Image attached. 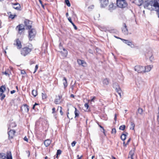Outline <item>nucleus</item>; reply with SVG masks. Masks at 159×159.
Masks as SVG:
<instances>
[{
	"label": "nucleus",
	"instance_id": "7",
	"mask_svg": "<svg viewBox=\"0 0 159 159\" xmlns=\"http://www.w3.org/2000/svg\"><path fill=\"white\" fill-rule=\"evenodd\" d=\"M134 70L139 73H144V67L140 66H135Z\"/></svg>",
	"mask_w": 159,
	"mask_h": 159
},
{
	"label": "nucleus",
	"instance_id": "57",
	"mask_svg": "<svg viewBox=\"0 0 159 159\" xmlns=\"http://www.w3.org/2000/svg\"><path fill=\"white\" fill-rule=\"evenodd\" d=\"M83 156H81L80 157H79V155H78L77 156V157H78V159H81V158Z\"/></svg>",
	"mask_w": 159,
	"mask_h": 159
},
{
	"label": "nucleus",
	"instance_id": "26",
	"mask_svg": "<svg viewBox=\"0 0 159 159\" xmlns=\"http://www.w3.org/2000/svg\"><path fill=\"white\" fill-rule=\"evenodd\" d=\"M68 20L72 24V25L73 26L75 29L76 30H77V27L75 25V24L72 21L70 17H69V18H68Z\"/></svg>",
	"mask_w": 159,
	"mask_h": 159
},
{
	"label": "nucleus",
	"instance_id": "18",
	"mask_svg": "<svg viewBox=\"0 0 159 159\" xmlns=\"http://www.w3.org/2000/svg\"><path fill=\"white\" fill-rule=\"evenodd\" d=\"M116 5L113 3H111L109 6V10L110 11H112L113 10L116 9Z\"/></svg>",
	"mask_w": 159,
	"mask_h": 159
},
{
	"label": "nucleus",
	"instance_id": "44",
	"mask_svg": "<svg viewBox=\"0 0 159 159\" xmlns=\"http://www.w3.org/2000/svg\"><path fill=\"white\" fill-rule=\"evenodd\" d=\"M38 68V65H37L35 66L34 70V72H33L34 74L36 72V71Z\"/></svg>",
	"mask_w": 159,
	"mask_h": 159
},
{
	"label": "nucleus",
	"instance_id": "37",
	"mask_svg": "<svg viewBox=\"0 0 159 159\" xmlns=\"http://www.w3.org/2000/svg\"><path fill=\"white\" fill-rule=\"evenodd\" d=\"M143 111L142 109L141 108H138V113L140 115H142L143 113Z\"/></svg>",
	"mask_w": 159,
	"mask_h": 159
},
{
	"label": "nucleus",
	"instance_id": "56",
	"mask_svg": "<svg viewBox=\"0 0 159 159\" xmlns=\"http://www.w3.org/2000/svg\"><path fill=\"white\" fill-rule=\"evenodd\" d=\"M16 92V91L15 90H13L12 91H11V93L12 94Z\"/></svg>",
	"mask_w": 159,
	"mask_h": 159
},
{
	"label": "nucleus",
	"instance_id": "11",
	"mask_svg": "<svg viewBox=\"0 0 159 159\" xmlns=\"http://www.w3.org/2000/svg\"><path fill=\"white\" fill-rule=\"evenodd\" d=\"M14 45H16L17 46V49H20L22 48V45L21 42L18 39H16V40Z\"/></svg>",
	"mask_w": 159,
	"mask_h": 159
},
{
	"label": "nucleus",
	"instance_id": "20",
	"mask_svg": "<svg viewBox=\"0 0 159 159\" xmlns=\"http://www.w3.org/2000/svg\"><path fill=\"white\" fill-rule=\"evenodd\" d=\"M146 55L147 56H148L149 58V59L151 61H152L153 60V57L152 56V54L151 52L149 51V52L146 54Z\"/></svg>",
	"mask_w": 159,
	"mask_h": 159
},
{
	"label": "nucleus",
	"instance_id": "24",
	"mask_svg": "<svg viewBox=\"0 0 159 159\" xmlns=\"http://www.w3.org/2000/svg\"><path fill=\"white\" fill-rule=\"evenodd\" d=\"M153 6L155 7H157L158 10H159V4L157 0H154Z\"/></svg>",
	"mask_w": 159,
	"mask_h": 159
},
{
	"label": "nucleus",
	"instance_id": "54",
	"mask_svg": "<svg viewBox=\"0 0 159 159\" xmlns=\"http://www.w3.org/2000/svg\"><path fill=\"white\" fill-rule=\"evenodd\" d=\"M130 139H131L130 138H129V139L128 140V141H127V142L126 143L125 145V146H126L127 144H128L130 142Z\"/></svg>",
	"mask_w": 159,
	"mask_h": 159
},
{
	"label": "nucleus",
	"instance_id": "3",
	"mask_svg": "<svg viewBox=\"0 0 159 159\" xmlns=\"http://www.w3.org/2000/svg\"><path fill=\"white\" fill-rule=\"evenodd\" d=\"M32 50L31 48L25 47L21 49L20 50V53L22 55L25 57L29 54Z\"/></svg>",
	"mask_w": 159,
	"mask_h": 159
},
{
	"label": "nucleus",
	"instance_id": "62",
	"mask_svg": "<svg viewBox=\"0 0 159 159\" xmlns=\"http://www.w3.org/2000/svg\"><path fill=\"white\" fill-rule=\"evenodd\" d=\"M35 107V106L34 105L32 107L33 109H34Z\"/></svg>",
	"mask_w": 159,
	"mask_h": 159
},
{
	"label": "nucleus",
	"instance_id": "43",
	"mask_svg": "<svg viewBox=\"0 0 159 159\" xmlns=\"http://www.w3.org/2000/svg\"><path fill=\"white\" fill-rule=\"evenodd\" d=\"M157 120L159 124V107L158 108V113L157 114Z\"/></svg>",
	"mask_w": 159,
	"mask_h": 159
},
{
	"label": "nucleus",
	"instance_id": "51",
	"mask_svg": "<svg viewBox=\"0 0 159 159\" xmlns=\"http://www.w3.org/2000/svg\"><path fill=\"white\" fill-rule=\"evenodd\" d=\"M26 73L25 71L24 70H21V74H25Z\"/></svg>",
	"mask_w": 159,
	"mask_h": 159
},
{
	"label": "nucleus",
	"instance_id": "27",
	"mask_svg": "<svg viewBox=\"0 0 159 159\" xmlns=\"http://www.w3.org/2000/svg\"><path fill=\"white\" fill-rule=\"evenodd\" d=\"M134 150H131L129 152V156L131 159H134L133 156L134 155Z\"/></svg>",
	"mask_w": 159,
	"mask_h": 159
},
{
	"label": "nucleus",
	"instance_id": "58",
	"mask_svg": "<svg viewBox=\"0 0 159 159\" xmlns=\"http://www.w3.org/2000/svg\"><path fill=\"white\" fill-rule=\"evenodd\" d=\"M116 118H117V115H116V114H115V117H114V120H115V121H116Z\"/></svg>",
	"mask_w": 159,
	"mask_h": 159
},
{
	"label": "nucleus",
	"instance_id": "9",
	"mask_svg": "<svg viewBox=\"0 0 159 159\" xmlns=\"http://www.w3.org/2000/svg\"><path fill=\"white\" fill-rule=\"evenodd\" d=\"M29 111V107L26 104L23 105L20 107V111L22 112H28Z\"/></svg>",
	"mask_w": 159,
	"mask_h": 159
},
{
	"label": "nucleus",
	"instance_id": "21",
	"mask_svg": "<svg viewBox=\"0 0 159 159\" xmlns=\"http://www.w3.org/2000/svg\"><path fill=\"white\" fill-rule=\"evenodd\" d=\"M63 52H61V56L63 57H66L67 55V51L64 48H63Z\"/></svg>",
	"mask_w": 159,
	"mask_h": 159
},
{
	"label": "nucleus",
	"instance_id": "45",
	"mask_svg": "<svg viewBox=\"0 0 159 159\" xmlns=\"http://www.w3.org/2000/svg\"><path fill=\"white\" fill-rule=\"evenodd\" d=\"M39 0V2H40V4H41V6L43 8V9H44L45 8H44V5L43 4V3H42V1L41 0Z\"/></svg>",
	"mask_w": 159,
	"mask_h": 159
},
{
	"label": "nucleus",
	"instance_id": "4",
	"mask_svg": "<svg viewBox=\"0 0 159 159\" xmlns=\"http://www.w3.org/2000/svg\"><path fill=\"white\" fill-rule=\"evenodd\" d=\"M117 6L120 8H125L127 6V3L125 0H117Z\"/></svg>",
	"mask_w": 159,
	"mask_h": 159
},
{
	"label": "nucleus",
	"instance_id": "33",
	"mask_svg": "<svg viewBox=\"0 0 159 159\" xmlns=\"http://www.w3.org/2000/svg\"><path fill=\"white\" fill-rule=\"evenodd\" d=\"M32 94L34 97H36L37 95V91L35 90H33L32 91Z\"/></svg>",
	"mask_w": 159,
	"mask_h": 159
},
{
	"label": "nucleus",
	"instance_id": "12",
	"mask_svg": "<svg viewBox=\"0 0 159 159\" xmlns=\"http://www.w3.org/2000/svg\"><path fill=\"white\" fill-rule=\"evenodd\" d=\"M120 39L124 43L127 44L128 46L131 47V48H133L134 47V45L132 44L131 42L127 40H125L122 39Z\"/></svg>",
	"mask_w": 159,
	"mask_h": 159
},
{
	"label": "nucleus",
	"instance_id": "6",
	"mask_svg": "<svg viewBox=\"0 0 159 159\" xmlns=\"http://www.w3.org/2000/svg\"><path fill=\"white\" fill-rule=\"evenodd\" d=\"M32 21L28 20H25L24 22L25 26L27 29H32Z\"/></svg>",
	"mask_w": 159,
	"mask_h": 159
},
{
	"label": "nucleus",
	"instance_id": "32",
	"mask_svg": "<svg viewBox=\"0 0 159 159\" xmlns=\"http://www.w3.org/2000/svg\"><path fill=\"white\" fill-rule=\"evenodd\" d=\"M3 93H2L0 92V97H1V100H3L5 97V95L3 94Z\"/></svg>",
	"mask_w": 159,
	"mask_h": 159
},
{
	"label": "nucleus",
	"instance_id": "29",
	"mask_svg": "<svg viewBox=\"0 0 159 159\" xmlns=\"http://www.w3.org/2000/svg\"><path fill=\"white\" fill-rule=\"evenodd\" d=\"M75 118L78 117L79 116V111L77 110L76 108H75Z\"/></svg>",
	"mask_w": 159,
	"mask_h": 159
},
{
	"label": "nucleus",
	"instance_id": "30",
	"mask_svg": "<svg viewBox=\"0 0 159 159\" xmlns=\"http://www.w3.org/2000/svg\"><path fill=\"white\" fill-rule=\"evenodd\" d=\"M103 83L104 85H107L109 84L108 80L107 79H105L103 81Z\"/></svg>",
	"mask_w": 159,
	"mask_h": 159
},
{
	"label": "nucleus",
	"instance_id": "38",
	"mask_svg": "<svg viewBox=\"0 0 159 159\" xmlns=\"http://www.w3.org/2000/svg\"><path fill=\"white\" fill-rule=\"evenodd\" d=\"M65 2L67 6L69 7L70 6V4L69 0H65Z\"/></svg>",
	"mask_w": 159,
	"mask_h": 159
},
{
	"label": "nucleus",
	"instance_id": "48",
	"mask_svg": "<svg viewBox=\"0 0 159 159\" xmlns=\"http://www.w3.org/2000/svg\"><path fill=\"white\" fill-rule=\"evenodd\" d=\"M16 16V15H10L9 17L11 18V19H13Z\"/></svg>",
	"mask_w": 159,
	"mask_h": 159
},
{
	"label": "nucleus",
	"instance_id": "17",
	"mask_svg": "<svg viewBox=\"0 0 159 159\" xmlns=\"http://www.w3.org/2000/svg\"><path fill=\"white\" fill-rule=\"evenodd\" d=\"M153 67L152 66V65H149L148 66H146L144 67V73L146 72H148L151 70L152 68Z\"/></svg>",
	"mask_w": 159,
	"mask_h": 159
},
{
	"label": "nucleus",
	"instance_id": "35",
	"mask_svg": "<svg viewBox=\"0 0 159 159\" xmlns=\"http://www.w3.org/2000/svg\"><path fill=\"white\" fill-rule=\"evenodd\" d=\"M131 127L130 128V129L134 130L135 127V124L133 122H131Z\"/></svg>",
	"mask_w": 159,
	"mask_h": 159
},
{
	"label": "nucleus",
	"instance_id": "10",
	"mask_svg": "<svg viewBox=\"0 0 159 159\" xmlns=\"http://www.w3.org/2000/svg\"><path fill=\"white\" fill-rule=\"evenodd\" d=\"M15 133L16 131L15 130L10 129L8 132L9 139H13L15 135Z\"/></svg>",
	"mask_w": 159,
	"mask_h": 159
},
{
	"label": "nucleus",
	"instance_id": "61",
	"mask_svg": "<svg viewBox=\"0 0 159 159\" xmlns=\"http://www.w3.org/2000/svg\"><path fill=\"white\" fill-rule=\"evenodd\" d=\"M112 159H116V158L115 157L112 156Z\"/></svg>",
	"mask_w": 159,
	"mask_h": 159
},
{
	"label": "nucleus",
	"instance_id": "22",
	"mask_svg": "<svg viewBox=\"0 0 159 159\" xmlns=\"http://www.w3.org/2000/svg\"><path fill=\"white\" fill-rule=\"evenodd\" d=\"M51 143V140L49 139H47L44 141V144L46 147H47Z\"/></svg>",
	"mask_w": 159,
	"mask_h": 159
},
{
	"label": "nucleus",
	"instance_id": "28",
	"mask_svg": "<svg viewBox=\"0 0 159 159\" xmlns=\"http://www.w3.org/2000/svg\"><path fill=\"white\" fill-rule=\"evenodd\" d=\"M16 125L14 122H12L9 125V127H8V129H9L11 128H13L15 127Z\"/></svg>",
	"mask_w": 159,
	"mask_h": 159
},
{
	"label": "nucleus",
	"instance_id": "52",
	"mask_svg": "<svg viewBox=\"0 0 159 159\" xmlns=\"http://www.w3.org/2000/svg\"><path fill=\"white\" fill-rule=\"evenodd\" d=\"M84 107L85 108H86L87 109H88L89 107V105L88 103H86L84 104Z\"/></svg>",
	"mask_w": 159,
	"mask_h": 159
},
{
	"label": "nucleus",
	"instance_id": "5",
	"mask_svg": "<svg viewBox=\"0 0 159 159\" xmlns=\"http://www.w3.org/2000/svg\"><path fill=\"white\" fill-rule=\"evenodd\" d=\"M16 29L19 34H21L24 33L25 30V26L23 24L19 25L16 26Z\"/></svg>",
	"mask_w": 159,
	"mask_h": 159
},
{
	"label": "nucleus",
	"instance_id": "59",
	"mask_svg": "<svg viewBox=\"0 0 159 159\" xmlns=\"http://www.w3.org/2000/svg\"><path fill=\"white\" fill-rule=\"evenodd\" d=\"M95 98V97H93V98H92L91 100V101H93L94 100V99Z\"/></svg>",
	"mask_w": 159,
	"mask_h": 159
},
{
	"label": "nucleus",
	"instance_id": "40",
	"mask_svg": "<svg viewBox=\"0 0 159 159\" xmlns=\"http://www.w3.org/2000/svg\"><path fill=\"white\" fill-rule=\"evenodd\" d=\"M42 96L43 99H45L47 98V96L46 94L42 93Z\"/></svg>",
	"mask_w": 159,
	"mask_h": 159
},
{
	"label": "nucleus",
	"instance_id": "64",
	"mask_svg": "<svg viewBox=\"0 0 159 159\" xmlns=\"http://www.w3.org/2000/svg\"><path fill=\"white\" fill-rule=\"evenodd\" d=\"M94 157V156H92L91 158H92V159H93Z\"/></svg>",
	"mask_w": 159,
	"mask_h": 159
},
{
	"label": "nucleus",
	"instance_id": "23",
	"mask_svg": "<svg viewBox=\"0 0 159 159\" xmlns=\"http://www.w3.org/2000/svg\"><path fill=\"white\" fill-rule=\"evenodd\" d=\"M128 134L127 132H125V134H122L120 137L121 139L123 141H124L126 138V135Z\"/></svg>",
	"mask_w": 159,
	"mask_h": 159
},
{
	"label": "nucleus",
	"instance_id": "15",
	"mask_svg": "<svg viewBox=\"0 0 159 159\" xmlns=\"http://www.w3.org/2000/svg\"><path fill=\"white\" fill-rule=\"evenodd\" d=\"M77 62L79 65H81L83 67H85L87 66V63L84 60L78 59L77 60Z\"/></svg>",
	"mask_w": 159,
	"mask_h": 159
},
{
	"label": "nucleus",
	"instance_id": "1",
	"mask_svg": "<svg viewBox=\"0 0 159 159\" xmlns=\"http://www.w3.org/2000/svg\"><path fill=\"white\" fill-rule=\"evenodd\" d=\"M28 37L29 40L30 41H32L35 38L36 34V30L34 28H32L29 30L28 31Z\"/></svg>",
	"mask_w": 159,
	"mask_h": 159
},
{
	"label": "nucleus",
	"instance_id": "60",
	"mask_svg": "<svg viewBox=\"0 0 159 159\" xmlns=\"http://www.w3.org/2000/svg\"><path fill=\"white\" fill-rule=\"evenodd\" d=\"M70 97L71 98H74V95H73V94H71V95L70 96Z\"/></svg>",
	"mask_w": 159,
	"mask_h": 159
},
{
	"label": "nucleus",
	"instance_id": "49",
	"mask_svg": "<svg viewBox=\"0 0 159 159\" xmlns=\"http://www.w3.org/2000/svg\"><path fill=\"white\" fill-rule=\"evenodd\" d=\"M3 73L7 76H9V74L7 71H5L4 72H3Z\"/></svg>",
	"mask_w": 159,
	"mask_h": 159
},
{
	"label": "nucleus",
	"instance_id": "8",
	"mask_svg": "<svg viewBox=\"0 0 159 159\" xmlns=\"http://www.w3.org/2000/svg\"><path fill=\"white\" fill-rule=\"evenodd\" d=\"M113 86L114 88H115L116 92L118 93L120 96L121 97V90L118 84L117 83H115L113 84Z\"/></svg>",
	"mask_w": 159,
	"mask_h": 159
},
{
	"label": "nucleus",
	"instance_id": "31",
	"mask_svg": "<svg viewBox=\"0 0 159 159\" xmlns=\"http://www.w3.org/2000/svg\"><path fill=\"white\" fill-rule=\"evenodd\" d=\"M5 90V87L4 86H2L0 88V92L3 93Z\"/></svg>",
	"mask_w": 159,
	"mask_h": 159
},
{
	"label": "nucleus",
	"instance_id": "13",
	"mask_svg": "<svg viewBox=\"0 0 159 159\" xmlns=\"http://www.w3.org/2000/svg\"><path fill=\"white\" fill-rule=\"evenodd\" d=\"M101 3V6L102 7H106L108 3V0H99Z\"/></svg>",
	"mask_w": 159,
	"mask_h": 159
},
{
	"label": "nucleus",
	"instance_id": "55",
	"mask_svg": "<svg viewBox=\"0 0 159 159\" xmlns=\"http://www.w3.org/2000/svg\"><path fill=\"white\" fill-rule=\"evenodd\" d=\"M55 108L54 107L52 109V113H54L55 112Z\"/></svg>",
	"mask_w": 159,
	"mask_h": 159
},
{
	"label": "nucleus",
	"instance_id": "36",
	"mask_svg": "<svg viewBox=\"0 0 159 159\" xmlns=\"http://www.w3.org/2000/svg\"><path fill=\"white\" fill-rule=\"evenodd\" d=\"M125 128V125H122L120 126L119 129L120 130H124Z\"/></svg>",
	"mask_w": 159,
	"mask_h": 159
},
{
	"label": "nucleus",
	"instance_id": "16",
	"mask_svg": "<svg viewBox=\"0 0 159 159\" xmlns=\"http://www.w3.org/2000/svg\"><path fill=\"white\" fill-rule=\"evenodd\" d=\"M61 96L59 95L58 97L56 96V98L54 101V103L56 104H59L61 102V99L62 98Z\"/></svg>",
	"mask_w": 159,
	"mask_h": 159
},
{
	"label": "nucleus",
	"instance_id": "47",
	"mask_svg": "<svg viewBox=\"0 0 159 159\" xmlns=\"http://www.w3.org/2000/svg\"><path fill=\"white\" fill-rule=\"evenodd\" d=\"M76 143V141H73L72 142V143H71V146L72 147H74Z\"/></svg>",
	"mask_w": 159,
	"mask_h": 159
},
{
	"label": "nucleus",
	"instance_id": "14",
	"mask_svg": "<svg viewBox=\"0 0 159 159\" xmlns=\"http://www.w3.org/2000/svg\"><path fill=\"white\" fill-rule=\"evenodd\" d=\"M123 27L122 28V32L125 35H127L128 34L127 26L125 23L123 24Z\"/></svg>",
	"mask_w": 159,
	"mask_h": 159
},
{
	"label": "nucleus",
	"instance_id": "50",
	"mask_svg": "<svg viewBox=\"0 0 159 159\" xmlns=\"http://www.w3.org/2000/svg\"><path fill=\"white\" fill-rule=\"evenodd\" d=\"M98 125L102 129L103 131V133H104V134H105V133H104L105 129H104V128L101 125H99L98 123Z\"/></svg>",
	"mask_w": 159,
	"mask_h": 159
},
{
	"label": "nucleus",
	"instance_id": "39",
	"mask_svg": "<svg viewBox=\"0 0 159 159\" xmlns=\"http://www.w3.org/2000/svg\"><path fill=\"white\" fill-rule=\"evenodd\" d=\"M59 108H60V112L61 113V115H62L63 114V113L62 111V108L61 107H58L57 110H58Z\"/></svg>",
	"mask_w": 159,
	"mask_h": 159
},
{
	"label": "nucleus",
	"instance_id": "53",
	"mask_svg": "<svg viewBox=\"0 0 159 159\" xmlns=\"http://www.w3.org/2000/svg\"><path fill=\"white\" fill-rule=\"evenodd\" d=\"M24 139L25 141H26L27 142H28V139L26 136L24 138Z\"/></svg>",
	"mask_w": 159,
	"mask_h": 159
},
{
	"label": "nucleus",
	"instance_id": "42",
	"mask_svg": "<svg viewBox=\"0 0 159 159\" xmlns=\"http://www.w3.org/2000/svg\"><path fill=\"white\" fill-rule=\"evenodd\" d=\"M116 133V130L115 128H113L112 129V131H111V133L112 134H115Z\"/></svg>",
	"mask_w": 159,
	"mask_h": 159
},
{
	"label": "nucleus",
	"instance_id": "25",
	"mask_svg": "<svg viewBox=\"0 0 159 159\" xmlns=\"http://www.w3.org/2000/svg\"><path fill=\"white\" fill-rule=\"evenodd\" d=\"M63 81L64 88H66L67 85V80L66 77H64Z\"/></svg>",
	"mask_w": 159,
	"mask_h": 159
},
{
	"label": "nucleus",
	"instance_id": "2",
	"mask_svg": "<svg viewBox=\"0 0 159 159\" xmlns=\"http://www.w3.org/2000/svg\"><path fill=\"white\" fill-rule=\"evenodd\" d=\"M0 159H12L11 152L8 151L6 153H0Z\"/></svg>",
	"mask_w": 159,
	"mask_h": 159
},
{
	"label": "nucleus",
	"instance_id": "34",
	"mask_svg": "<svg viewBox=\"0 0 159 159\" xmlns=\"http://www.w3.org/2000/svg\"><path fill=\"white\" fill-rule=\"evenodd\" d=\"M61 153V151L60 149L58 150L57 151V154H56V158L57 159H58V156L59 155H60Z\"/></svg>",
	"mask_w": 159,
	"mask_h": 159
},
{
	"label": "nucleus",
	"instance_id": "63",
	"mask_svg": "<svg viewBox=\"0 0 159 159\" xmlns=\"http://www.w3.org/2000/svg\"><path fill=\"white\" fill-rule=\"evenodd\" d=\"M66 16L67 17L68 16V13H66Z\"/></svg>",
	"mask_w": 159,
	"mask_h": 159
},
{
	"label": "nucleus",
	"instance_id": "46",
	"mask_svg": "<svg viewBox=\"0 0 159 159\" xmlns=\"http://www.w3.org/2000/svg\"><path fill=\"white\" fill-rule=\"evenodd\" d=\"M35 63V61L34 60H31L30 61V65H31L34 64Z\"/></svg>",
	"mask_w": 159,
	"mask_h": 159
},
{
	"label": "nucleus",
	"instance_id": "19",
	"mask_svg": "<svg viewBox=\"0 0 159 159\" xmlns=\"http://www.w3.org/2000/svg\"><path fill=\"white\" fill-rule=\"evenodd\" d=\"M12 4L13 5V8L15 9L18 10L20 7V5L18 3H12Z\"/></svg>",
	"mask_w": 159,
	"mask_h": 159
},
{
	"label": "nucleus",
	"instance_id": "41",
	"mask_svg": "<svg viewBox=\"0 0 159 159\" xmlns=\"http://www.w3.org/2000/svg\"><path fill=\"white\" fill-rule=\"evenodd\" d=\"M110 31L111 33H116L117 32V31L115 29H112L110 30Z\"/></svg>",
	"mask_w": 159,
	"mask_h": 159
}]
</instances>
